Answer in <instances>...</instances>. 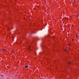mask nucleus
<instances>
[{"label": "nucleus", "mask_w": 79, "mask_h": 79, "mask_svg": "<svg viewBox=\"0 0 79 79\" xmlns=\"http://www.w3.org/2000/svg\"><path fill=\"white\" fill-rule=\"evenodd\" d=\"M76 37H77V35H76Z\"/></svg>", "instance_id": "0eeeda50"}, {"label": "nucleus", "mask_w": 79, "mask_h": 79, "mask_svg": "<svg viewBox=\"0 0 79 79\" xmlns=\"http://www.w3.org/2000/svg\"><path fill=\"white\" fill-rule=\"evenodd\" d=\"M12 52H14V51H12Z\"/></svg>", "instance_id": "6e6552de"}, {"label": "nucleus", "mask_w": 79, "mask_h": 79, "mask_svg": "<svg viewBox=\"0 0 79 79\" xmlns=\"http://www.w3.org/2000/svg\"><path fill=\"white\" fill-rule=\"evenodd\" d=\"M1 76H3V75H1Z\"/></svg>", "instance_id": "1a4fd4ad"}, {"label": "nucleus", "mask_w": 79, "mask_h": 79, "mask_svg": "<svg viewBox=\"0 0 79 79\" xmlns=\"http://www.w3.org/2000/svg\"><path fill=\"white\" fill-rule=\"evenodd\" d=\"M74 2H76V0H74Z\"/></svg>", "instance_id": "ddd939ff"}, {"label": "nucleus", "mask_w": 79, "mask_h": 79, "mask_svg": "<svg viewBox=\"0 0 79 79\" xmlns=\"http://www.w3.org/2000/svg\"><path fill=\"white\" fill-rule=\"evenodd\" d=\"M28 50H31V48H30V47H28Z\"/></svg>", "instance_id": "f257e3e1"}, {"label": "nucleus", "mask_w": 79, "mask_h": 79, "mask_svg": "<svg viewBox=\"0 0 79 79\" xmlns=\"http://www.w3.org/2000/svg\"><path fill=\"white\" fill-rule=\"evenodd\" d=\"M68 63H69V64H71V62H68Z\"/></svg>", "instance_id": "39448f33"}, {"label": "nucleus", "mask_w": 79, "mask_h": 79, "mask_svg": "<svg viewBox=\"0 0 79 79\" xmlns=\"http://www.w3.org/2000/svg\"><path fill=\"white\" fill-rule=\"evenodd\" d=\"M3 51H6V49H3Z\"/></svg>", "instance_id": "20e7f679"}, {"label": "nucleus", "mask_w": 79, "mask_h": 79, "mask_svg": "<svg viewBox=\"0 0 79 79\" xmlns=\"http://www.w3.org/2000/svg\"><path fill=\"white\" fill-rule=\"evenodd\" d=\"M14 38H15L14 37L13 38H12V39L13 40H14Z\"/></svg>", "instance_id": "423d86ee"}, {"label": "nucleus", "mask_w": 79, "mask_h": 79, "mask_svg": "<svg viewBox=\"0 0 79 79\" xmlns=\"http://www.w3.org/2000/svg\"><path fill=\"white\" fill-rule=\"evenodd\" d=\"M12 27H12L11 28V29H12Z\"/></svg>", "instance_id": "f8f14e48"}, {"label": "nucleus", "mask_w": 79, "mask_h": 79, "mask_svg": "<svg viewBox=\"0 0 79 79\" xmlns=\"http://www.w3.org/2000/svg\"><path fill=\"white\" fill-rule=\"evenodd\" d=\"M69 45H70V44H69Z\"/></svg>", "instance_id": "4468645a"}, {"label": "nucleus", "mask_w": 79, "mask_h": 79, "mask_svg": "<svg viewBox=\"0 0 79 79\" xmlns=\"http://www.w3.org/2000/svg\"><path fill=\"white\" fill-rule=\"evenodd\" d=\"M64 51H66V52H68V50H67L66 49H64Z\"/></svg>", "instance_id": "7ed1b4c3"}, {"label": "nucleus", "mask_w": 79, "mask_h": 79, "mask_svg": "<svg viewBox=\"0 0 79 79\" xmlns=\"http://www.w3.org/2000/svg\"><path fill=\"white\" fill-rule=\"evenodd\" d=\"M8 28H9L8 30H10V28L8 27Z\"/></svg>", "instance_id": "9d476101"}, {"label": "nucleus", "mask_w": 79, "mask_h": 79, "mask_svg": "<svg viewBox=\"0 0 79 79\" xmlns=\"http://www.w3.org/2000/svg\"><path fill=\"white\" fill-rule=\"evenodd\" d=\"M74 40V39H72V40H73V41Z\"/></svg>", "instance_id": "9b49d317"}, {"label": "nucleus", "mask_w": 79, "mask_h": 79, "mask_svg": "<svg viewBox=\"0 0 79 79\" xmlns=\"http://www.w3.org/2000/svg\"><path fill=\"white\" fill-rule=\"evenodd\" d=\"M25 68H28V65H26V66H25Z\"/></svg>", "instance_id": "f03ea898"}]
</instances>
